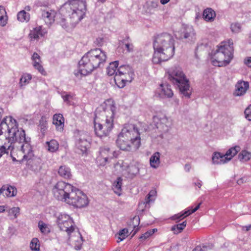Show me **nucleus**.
I'll list each match as a JSON object with an SVG mask.
<instances>
[{
    "mask_svg": "<svg viewBox=\"0 0 251 251\" xmlns=\"http://www.w3.org/2000/svg\"><path fill=\"white\" fill-rule=\"evenodd\" d=\"M86 2L82 0H72L66 3L61 8L60 13L53 9H47L42 11V19L46 24L51 25L55 21L63 28H67L70 25H74L77 24L85 15Z\"/></svg>",
    "mask_w": 251,
    "mask_h": 251,
    "instance_id": "1",
    "label": "nucleus"
},
{
    "mask_svg": "<svg viewBox=\"0 0 251 251\" xmlns=\"http://www.w3.org/2000/svg\"><path fill=\"white\" fill-rule=\"evenodd\" d=\"M52 192L57 200L76 208L87 206L89 203L87 196L70 183L58 181L53 187Z\"/></svg>",
    "mask_w": 251,
    "mask_h": 251,
    "instance_id": "2",
    "label": "nucleus"
},
{
    "mask_svg": "<svg viewBox=\"0 0 251 251\" xmlns=\"http://www.w3.org/2000/svg\"><path fill=\"white\" fill-rule=\"evenodd\" d=\"M104 107L95 112L94 128L96 135L100 137L109 135L113 127V119L116 110L114 101L109 99L104 102Z\"/></svg>",
    "mask_w": 251,
    "mask_h": 251,
    "instance_id": "3",
    "label": "nucleus"
},
{
    "mask_svg": "<svg viewBox=\"0 0 251 251\" xmlns=\"http://www.w3.org/2000/svg\"><path fill=\"white\" fill-rule=\"evenodd\" d=\"M154 52L152 57L154 64H159L171 58L175 53L174 40L168 33L158 35L153 42Z\"/></svg>",
    "mask_w": 251,
    "mask_h": 251,
    "instance_id": "4",
    "label": "nucleus"
},
{
    "mask_svg": "<svg viewBox=\"0 0 251 251\" xmlns=\"http://www.w3.org/2000/svg\"><path fill=\"white\" fill-rule=\"evenodd\" d=\"M117 146L123 151L137 150L141 145L140 134L134 125H126L119 134Z\"/></svg>",
    "mask_w": 251,
    "mask_h": 251,
    "instance_id": "5",
    "label": "nucleus"
},
{
    "mask_svg": "<svg viewBox=\"0 0 251 251\" xmlns=\"http://www.w3.org/2000/svg\"><path fill=\"white\" fill-rule=\"evenodd\" d=\"M106 58L105 52L100 49L90 50L79 61V72L82 75H87L95 69L103 65Z\"/></svg>",
    "mask_w": 251,
    "mask_h": 251,
    "instance_id": "6",
    "label": "nucleus"
},
{
    "mask_svg": "<svg viewBox=\"0 0 251 251\" xmlns=\"http://www.w3.org/2000/svg\"><path fill=\"white\" fill-rule=\"evenodd\" d=\"M30 138L25 137L24 130L22 128L17 130V142H18L19 146L17 148H20L18 151L17 157L20 155L23 156L24 159L27 161V168L34 172L37 171L40 168V164L38 161L32 159L33 153L31 147L29 143Z\"/></svg>",
    "mask_w": 251,
    "mask_h": 251,
    "instance_id": "7",
    "label": "nucleus"
},
{
    "mask_svg": "<svg viewBox=\"0 0 251 251\" xmlns=\"http://www.w3.org/2000/svg\"><path fill=\"white\" fill-rule=\"evenodd\" d=\"M118 61H115L109 64L107 68V74L111 76L115 75L114 81L119 88H123L126 82H130L133 79L134 73L128 65H122L118 69Z\"/></svg>",
    "mask_w": 251,
    "mask_h": 251,
    "instance_id": "8",
    "label": "nucleus"
},
{
    "mask_svg": "<svg viewBox=\"0 0 251 251\" xmlns=\"http://www.w3.org/2000/svg\"><path fill=\"white\" fill-rule=\"evenodd\" d=\"M233 42L232 39L222 42L211 58L212 64L218 67L226 66L233 58Z\"/></svg>",
    "mask_w": 251,
    "mask_h": 251,
    "instance_id": "9",
    "label": "nucleus"
},
{
    "mask_svg": "<svg viewBox=\"0 0 251 251\" xmlns=\"http://www.w3.org/2000/svg\"><path fill=\"white\" fill-rule=\"evenodd\" d=\"M168 79L173 84L176 86L180 92L187 98H189L191 94L189 80L179 67L174 66L168 72Z\"/></svg>",
    "mask_w": 251,
    "mask_h": 251,
    "instance_id": "10",
    "label": "nucleus"
},
{
    "mask_svg": "<svg viewBox=\"0 0 251 251\" xmlns=\"http://www.w3.org/2000/svg\"><path fill=\"white\" fill-rule=\"evenodd\" d=\"M58 225L60 230L66 231L69 236L70 240L72 239V234L77 237L78 240L82 241V237L80 233L78 231L75 230V227L74 226V222L69 215L67 214H61L58 218Z\"/></svg>",
    "mask_w": 251,
    "mask_h": 251,
    "instance_id": "11",
    "label": "nucleus"
},
{
    "mask_svg": "<svg viewBox=\"0 0 251 251\" xmlns=\"http://www.w3.org/2000/svg\"><path fill=\"white\" fill-rule=\"evenodd\" d=\"M117 155L116 152L109 147H104L100 149V156L98 159L100 162V165L104 166L108 160L116 157Z\"/></svg>",
    "mask_w": 251,
    "mask_h": 251,
    "instance_id": "12",
    "label": "nucleus"
},
{
    "mask_svg": "<svg viewBox=\"0 0 251 251\" xmlns=\"http://www.w3.org/2000/svg\"><path fill=\"white\" fill-rule=\"evenodd\" d=\"M156 127L163 132H166L172 126V121L165 116L154 118Z\"/></svg>",
    "mask_w": 251,
    "mask_h": 251,
    "instance_id": "13",
    "label": "nucleus"
},
{
    "mask_svg": "<svg viewBox=\"0 0 251 251\" xmlns=\"http://www.w3.org/2000/svg\"><path fill=\"white\" fill-rule=\"evenodd\" d=\"M89 136L85 133H81L77 140L76 146L82 153H86L90 146Z\"/></svg>",
    "mask_w": 251,
    "mask_h": 251,
    "instance_id": "14",
    "label": "nucleus"
},
{
    "mask_svg": "<svg viewBox=\"0 0 251 251\" xmlns=\"http://www.w3.org/2000/svg\"><path fill=\"white\" fill-rule=\"evenodd\" d=\"M249 88V84L247 81H239L235 85L234 95L236 96L244 95Z\"/></svg>",
    "mask_w": 251,
    "mask_h": 251,
    "instance_id": "15",
    "label": "nucleus"
},
{
    "mask_svg": "<svg viewBox=\"0 0 251 251\" xmlns=\"http://www.w3.org/2000/svg\"><path fill=\"white\" fill-rule=\"evenodd\" d=\"M47 33V30L42 26H37L30 31L29 36L32 39L38 40L40 37H44Z\"/></svg>",
    "mask_w": 251,
    "mask_h": 251,
    "instance_id": "16",
    "label": "nucleus"
},
{
    "mask_svg": "<svg viewBox=\"0 0 251 251\" xmlns=\"http://www.w3.org/2000/svg\"><path fill=\"white\" fill-rule=\"evenodd\" d=\"M33 65L34 67L37 69L41 74L45 75L46 72L45 71L43 66L41 65V58L39 55L36 53L34 52L31 57Z\"/></svg>",
    "mask_w": 251,
    "mask_h": 251,
    "instance_id": "17",
    "label": "nucleus"
},
{
    "mask_svg": "<svg viewBox=\"0 0 251 251\" xmlns=\"http://www.w3.org/2000/svg\"><path fill=\"white\" fill-rule=\"evenodd\" d=\"M53 124L57 131H62L64 126V119L61 114H55L53 116Z\"/></svg>",
    "mask_w": 251,
    "mask_h": 251,
    "instance_id": "18",
    "label": "nucleus"
},
{
    "mask_svg": "<svg viewBox=\"0 0 251 251\" xmlns=\"http://www.w3.org/2000/svg\"><path fill=\"white\" fill-rule=\"evenodd\" d=\"M158 91L159 95L161 98H171L173 96L171 86L168 84H161Z\"/></svg>",
    "mask_w": 251,
    "mask_h": 251,
    "instance_id": "19",
    "label": "nucleus"
},
{
    "mask_svg": "<svg viewBox=\"0 0 251 251\" xmlns=\"http://www.w3.org/2000/svg\"><path fill=\"white\" fill-rule=\"evenodd\" d=\"M212 160L214 164H223L228 162L225 155L219 152L213 153Z\"/></svg>",
    "mask_w": 251,
    "mask_h": 251,
    "instance_id": "20",
    "label": "nucleus"
},
{
    "mask_svg": "<svg viewBox=\"0 0 251 251\" xmlns=\"http://www.w3.org/2000/svg\"><path fill=\"white\" fill-rule=\"evenodd\" d=\"M58 175L65 179H70L72 176L70 169L65 165L61 166L58 171Z\"/></svg>",
    "mask_w": 251,
    "mask_h": 251,
    "instance_id": "21",
    "label": "nucleus"
},
{
    "mask_svg": "<svg viewBox=\"0 0 251 251\" xmlns=\"http://www.w3.org/2000/svg\"><path fill=\"white\" fill-rule=\"evenodd\" d=\"M216 13L210 8L205 9L203 12V18L207 22H212L215 19Z\"/></svg>",
    "mask_w": 251,
    "mask_h": 251,
    "instance_id": "22",
    "label": "nucleus"
},
{
    "mask_svg": "<svg viewBox=\"0 0 251 251\" xmlns=\"http://www.w3.org/2000/svg\"><path fill=\"white\" fill-rule=\"evenodd\" d=\"M241 148L239 146H235L230 148L225 154L227 161H229L240 151Z\"/></svg>",
    "mask_w": 251,
    "mask_h": 251,
    "instance_id": "23",
    "label": "nucleus"
},
{
    "mask_svg": "<svg viewBox=\"0 0 251 251\" xmlns=\"http://www.w3.org/2000/svg\"><path fill=\"white\" fill-rule=\"evenodd\" d=\"M150 164L151 167L157 168L160 164V153L155 152L150 158Z\"/></svg>",
    "mask_w": 251,
    "mask_h": 251,
    "instance_id": "24",
    "label": "nucleus"
},
{
    "mask_svg": "<svg viewBox=\"0 0 251 251\" xmlns=\"http://www.w3.org/2000/svg\"><path fill=\"white\" fill-rule=\"evenodd\" d=\"M122 178L119 177L117 178L116 180L113 183V189L115 193L117 194L118 196L121 195V192L122 191L121 186L122 185Z\"/></svg>",
    "mask_w": 251,
    "mask_h": 251,
    "instance_id": "25",
    "label": "nucleus"
},
{
    "mask_svg": "<svg viewBox=\"0 0 251 251\" xmlns=\"http://www.w3.org/2000/svg\"><path fill=\"white\" fill-rule=\"evenodd\" d=\"M195 33L192 26L187 27L183 32V37L185 39L193 40L195 38Z\"/></svg>",
    "mask_w": 251,
    "mask_h": 251,
    "instance_id": "26",
    "label": "nucleus"
},
{
    "mask_svg": "<svg viewBox=\"0 0 251 251\" xmlns=\"http://www.w3.org/2000/svg\"><path fill=\"white\" fill-rule=\"evenodd\" d=\"M46 144L48 147V150L50 152H55L58 149L59 144L55 140H51L49 142H47Z\"/></svg>",
    "mask_w": 251,
    "mask_h": 251,
    "instance_id": "27",
    "label": "nucleus"
},
{
    "mask_svg": "<svg viewBox=\"0 0 251 251\" xmlns=\"http://www.w3.org/2000/svg\"><path fill=\"white\" fill-rule=\"evenodd\" d=\"M251 158V152L246 150H242L238 154V159L241 161L247 162Z\"/></svg>",
    "mask_w": 251,
    "mask_h": 251,
    "instance_id": "28",
    "label": "nucleus"
},
{
    "mask_svg": "<svg viewBox=\"0 0 251 251\" xmlns=\"http://www.w3.org/2000/svg\"><path fill=\"white\" fill-rule=\"evenodd\" d=\"M17 18L21 22H27L29 20L30 15L25 10H22L17 15Z\"/></svg>",
    "mask_w": 251,
    "mask_h": 251,
    "instance_id": "29",
    "label": "nucleus"
},
{
    "mask_svg": "<svg viewBox=\"0 0 251 251\" xmlns=\"http://www.w3.org/2000/svg\"><path fill=\"white\" fill-rule=\"evenodd\" d=\"M2 194L7 197H11L14 196V189L9 185H4L2 187Z\"/></svg>",
    "mask_w": 251,
    "mask_h": 251,
    "instance_id": "30",
    "label": "nucleus"
},
{
    "mask_svg": "<svg viewBox=\"0 0 251 251\" xmlns=\"http://www.w3.org/2000/svg\"><path fill=\"white\" fill-rule=\"evenodd\" d=\"M7 21V16L4 8L0 6V25L4 26Z\"/></svg>",
    "mask_w": 251,
    "mask_h": 251,
    "instance_id": "31",
    "label": "nucleus"
},
{
    "mask_svg": "<svg viewBox=\"0 0 251 251\" xmlns=\"http://www.w3.org/2000/svg\"><path fill=\"white\" fill-rule=\"evenodd\" d=\"M40 244L37 238H33L30 243V248L32 251H40Z\"/></svg>",
    "mask_w": 251,
    "mask_h": 251,
    "instance_id": "32",
    "label": "nucleus"
},
{
    "mask_svg": "<svg viewBox=\"0 0 251 251\" xmlns=\"http://www.w3.org/2000/svg\"><path fill=\"white\" fill-rule=\"evenodd\" d=\"M186 221L183 222L181 224H178L172 227V230L174 231L175 234H177L180 232L186 227Z\"/></svg>",
    "mask_w": 251,
    "mask_h": 251,
    "instance_id": "33",
    "label": "nucleus"
},
{
    "mask_svg": "<svg viewBox=\"0 0 251 251\" xmlns=\"http://www.w3.org/2000/svg\"><path fill=\"white\" fill-rule=\"evenodd\" d=\"M31 78L32 77L31 75L28 74H24L20 80L19 84L20 86L22 87L23 86L25 85L26 84L28 83Z\"/></svg>",
    "mask_w": 251,
    "mask_h": 251,
    "instance_id": "34",
    "label": "nucleus"
},
{
    "mask_svg": "<svg viewBox=\"0 0 251 251\" xmlns=\"http://www.w3.org/2000/svg\"><path fill=\"white\" fill-rule=\"evenodd\" d=\"M47 121L46 120L45 118L43 117H42L41 119L40 120V124H39V127L40 131L44 134L46 132L48 126H47Z\"/></svg>",
    "mask_w": 251,
    "mask_h": 251,
    "instance_id": "35",
    "label": "nucleus"
},
{
    "mask_svg": "<svg viewBox=\"0 0 251 251\" xmlns=\"http://www.w3.org/2000/svg\"><path fill=\"white\" fill-rule=\"evenodd\" d=\"M38 226L42 233L46 234L50 232V230L47 225L43 223V222L41 221H39L38 223Z\"/></svg>",
    "mask_w": 251,
    "mask_h": 251,
    "instance_id": "36",
    "label": "nucleus"
},
{
    "mask_svg": "<svg viewBox=\"0 0 251 251\" xmlns=\"http://www.w3.org/2000/svg\"><path fill=\"white\" fill-rule=\"evenodd\" d=\"M128 235V229L126 228L123 229L120 231L119 233V237L118 242H120L125 239Z\"/></svg>",
    "mask_w": 251,
    "mask_h": 251,
    "instance_id": "37",
    "label": "nucleus"
},
{
    "mask_svg": "<svg viewBox=\"0 0 251 251\" xmlns=\"http://www.w3.org/2000/svg\"><path fill=\"white\" fill-rule=\"evenodd\" d=\"M128 172L131 176H134L139 173V168L136 165H131L128 167Z\"/></svg>",
    "mask_w": 251,
    "mask_h": 251,
    "instance_id": "38",
    "label": "nucleus"
},
{
    "mask_svg": "<svg viewBox=\"0 0 251 251\" xmlns=\"http://www.w3.org/2000/svg\"><path fill=\"white\" fill-rule=\"evenodd\" d=\"M241 28L240 24L237 23H232L230 25V29L233 33H239L241 31Z\"/></svg>",
    "mask_w": 251,
    "mask_h": 251,
    "instance_id": "39",
    "label": "nucleus"
},
{
    "mask_svg": "<svg viewBox=\"0 0 251 251\" xmlns=\"http://www.w3.org/2000/svg\"><path fill=\"white\" fill-rule=\"evenodd\" d=\"M128 39L129 38H127L126 39H124L123 43H124L125 48L127 50V51L129 52L133 51V45L128 41Z\"/></svg>",
    "mask_w": 251,
    "mask_h": 251,
    "instance_id": "40",
    "label": "nucleus"
},
{
    "mask_svg": "<svg viewBox=\"0 0 251 251\" xmlns=\"http://www.w3.org/2000/svg\"><path fill=\"white\" fill-rule=\"evenodd\" d=\"M156 192L155 190H151L148 195L147 198L145 200L146 203H149L153 200L152 198L156 195Z\"/></svg>",
    "mask_w": 251,
    "mask_h": 251,
    "instance_id": "41",
    "label": "nucleus"
},
{
    "mask_svg": "<svg viewBox=\"0 0 251 251\" xmlns=\"http://www.w3.org/2000/svg\"><path fill=\"white\" fill-rule=\"evenodd\" d=\"M186 214H185V211L183 213H178L177 214H176L172 217V219L173 220H176L177 222L179 221L181 219H183L184 218L187 217Z\"/></svg>",
    "mask_w": 251,
    "mask_h": 251,
    "instance_id": "42",
    "label": "nucleus"
},
{
    "mask_svg": "<svg viewBox=\"0 0 251 251\" xmlns=\"http://www.w3.org/2000/svg\"><path fill=\"white\" fill-rule=\"evenodd\" d=\"M244 114L245 118L249 121H251V104L246 108Z\"/></svg>",
    "mask_w": 251,
    "mask_h": 251,
    "instance_id": "43",
    "label": "nucleus"
},
{
    "mask_svg": "<svg viewBox=\"0 0 251 251\" xmlns=\"http://www.w3.org/2000/svg\"><path fill=\"white\" fill-rule=\"evenodd\" d=\"M201 204V202L199 203L194 209H193L192 210H188L187 211H185V214H186V216H189V215L193 213H194L196 212L197 210H198L200 207V205Z\"/></svg>",
    "mask_w": 251,
    "mask_h": 251,
    "instance_id": "44",
    "label": "nucleus"
},
{
    "mask_svg": "<svg viewBox=\"0 0 251 251\" xmlns=\"http://www.w3.org/2000/svg\"><path fill=\"white\" fill-rule=\"evenodd\" d=\"M201 204V202L199 203L194 209H193L192 210H188L187 211H185V214H186V216H189V215L193 213H194L196 212L197 210H198L200 207V205Z\"/></svg>",
    "mask_w": 251,
    "mask_h": 251,
    "instance_id": "45",
    "label": "nucleus"
},
{
    "mask_svg": "<svg viewBox=\"0 0 251 251\" xmlns=\"http://www.w3.org/2000/svg\"><path fill=\"white\" fill-rule=\"evenodd\" d=\"M62 98L64 101L67 102L68 103H69L70 99L72 98V96L69 94H66L64 96H62Z\"/></svg>",
    "mask_w": 251,
    "mask_h": 251,
    "instance_id": "46",
    "label": "nucleus"
},
{
    "mask_svg": "<svg viewBox=\"0 0 251 251\" xmlns=\"http://www.w3.org/2000/svg\"><path fill=\"white\" fill-rule=\"evenodd\" d=\"M245 64L249 67L251 68V57H247L244 60Z\"/></svg>",
    "mask_w": 251,
    "mask_h": 251,
    "instance_id": "47",
    "label": "nucleus"
},
{
    "mask_svg": "<svg viewBox=\"0 0 251 251\" xmlns=\"http://www.w3.org/2000/svg\"><path fill=\"white\" fill-rule=\"evenodd\" d=\"M149 237L150 236L149 235V234L147 233V232H146L140 237V239L145 240L149 238Z\"/></svg>",
    "mask_w": 251,
    "mask_h": 251,
    "instance_id": "48",
    "label": "nucleus"
},
{
    "mask_svg": "<svg viewBox=\"0 0 251 251\" xmlns=\"http://www.w3.org/2000/svg\"><path fill=\"white\" fill-rule=\"evenodd\" d=\"M156 231H157V229L154 228L152 229L149 230L147 232L149 234V236H150L151 235H152Z\"/></svg>",
    "mask_w": 251,
    "mask_h": 251,
    "instance_id": "49",
    "label": "nucleus"
},
{
    "mask_svg": "<svg viewBox=\"0 0 251 251\" xmlns=\"http://www.w3.org/2000/svg\"><path fill=\"white\" fill-rule=\"evenodd\" d=\"M151 4V6L153 8H156L158 6V2L156 1H152Z\"/></svg>",
    "mask_w": 251,
    "mask_h": 251,
    "instance_id": "50",
    "label": "nucleus"
},
{
    "mask_svg": "<svg viewBox=\"0 0 251 251\" xmlns=\"http://www.w3.org/2000/svg\"><path fill=\"white\" fill-rule=\"evenodd\" d=\"M243 229H245L246 231H247L250 230V229H251V224L249 226H243Z\"/></svg>",
    "mask_w": 251,
    "mask_h": 251,
    "instance_id": "51",
    "label": "nucleus"
},
{
    "mask_svg": "<svg viewBox=\"0 0 251 251\" xmlns=\"http://www.w3.org/2000/svg\"><path fill=\"white\" fill-rule=\"evenodd\" d=\"M195 185L198 186V187L200 188L202 185L201 181L200 180H198L197 182L195 183Z\"/></svg>",
    "mask_w": 251,
    "mask_h": 251,
    "instance_id": "52",
    "label": "nucleus"
},
{
    "mask_svg": "<svg viewBox=\"0 0 251 251\" xmlns=\"http://www.w3.org/2000/svg\"><path fill=\"white\" fill-rule=\"evenodd\" d=\"M192 251H203L201 246H197Z\"/></svg>",
    "mask_w": 251,
    "mask_h": 251,
    "instance_id": "53",
    "label": "nucleus"
},
{
    "mask_svg": "<svg viewBox=\"0 0 251 251\" xmlns=\"http://www.w3.org/2000/svg\"><path fill=\"white\" fill-rule=\"evenodd\" d=\"M170 0H160V3L163 5H165L169 2Z\"/></svg>",
    "mask_w": 251,
    "mask_h": 251,
    "instance_id": "54",
    "label": "nucleus"
},
{
    "mask_svg": "<svg viewBox=\"0 0 251 251\" xmlns=\"http://www.w3.org/2000/svg\"><path fill=\"white\" fill-rule=\"evenodd\" d=\"M136 221L137 224V225H138L139 224L140 218L139 217H135L133 218V221Z\"/></svg>",
    "mask_w": 251,
    "mask_h": 251,
    "instance_id": "55",
    "label": "nucleus"
},
{
    "mask_svg": "<svg viewBox=\"0 0 251 251\" xmlns=\"http://www.w3.org/2000/svg\"><path fill=\"white\" fill-rule=\"evenodd\" d=\"M190 168V165L188 164H186L185 166V169L187 170V171H189Z\"/></svg>",
    "mask_w": 251,
    "mask_h": 251,
    "instance_id": "56",
    "label": "nucleus"
},
{
    "mask_svg": "<svg viewBox=\"0 0 251 251\" xmlns=\"http://www.w3.org/2000/svg\"><path fill=\"white\" fill-rule=\"evenodd\" d=\"M5 210L4 207L3 206L0 205V212H3Z\"/></svg>",
    "mask_w": 251,
    "mask_h": 251,
    "instance_id": "57",
    "label": "nucleus"
},
{
    "mask_svg": "<svg viewBox=\"0 0 251 251\" xmlns=\"http://www.w3.org/2000/svg\"><path fill=\"white\" fill-rule=\"evenodd\" d=\"M138 228H137L135 230V231L133 232V234H132V236H134L136 233V232L138 231Z\"/></svg>",
    "mask_w": 251,
    "mask_h": 251,
    "instance_id": "58",
    "label": "nucleus"
},
{
    "mask_svg": "<svg viewBox=\"0 0 251 251\" xmlns=\"http://www.w3.org/2000/svg\"><path fill=\"white\" fill-rule=\"evenodd\" d=\"M106 0H98V1H100L101 2H104L106 1Z\"/></svg>",
    "mask_w": 251,
    "mask_h": 251,
    "instance_id": "59",
    "label": "nucleus"
},
{
    "mask_svg": "<svg viewBox=\"0 0 251 251\" xmlns=\"http://www.w3.org/2000/svg\"><path fill=\"white\" fill-rule=\"evenodd\" d=\"M2 187L0 189V195L1 194H2Z\"/></svg>",
    "mask_w": 251,
    "mask_h": 251,
    "instance_id": "60",
    "label": "nucleus"
},
{
    "mask_svg": "<svg viewBox=\"0 0 251 251\" xmlns=\"http://www.w3.org/2000/svg\"><path fill=\"white\" fill-rule=\"evenodd\" d=\"M99 40H100V42H102V38H100V39H97L98 42H99Z\"/></svg>",
    "mask_w": 251,
    "mask_h": 251,
    "instance_id": "61",
    "label": "nucleus"
},
{
    "mask_svg": "<svg viewBox=\"0 0 251 251\" xmlns=\"http://www.w3.org/2000/svg\"><path fill=\"white\" fill-rule=\"evenodd\" d=\"M16 209H17V213L18 212V211H19L20 209L19 207H17L16 208Z\"/></svg>",
    "mask_w": 251,
    "mask_h": 251,
    "instance_id": "62",
    "label": "nucleus"
},
{
    "mask_svg": "<svg viewBox=\"0 0 251 251\" xmlns=\"http://www.w3.org/2000/svg\"><path fill=\"white\" fill-rule=\"evenodd\" d=\"M199 17V15H197V16H196V19H198Z\"/></svg>",
    "mask_w": 251,
    "mask_h": 251,
    "instance_id": "63",
    "label": "nucleus"
},
{
    "mask_svg": "<svg viewBox=\"0 0 251 251\" xmlns=\"http://www.w3.org/2000/svg\"><path fill=\"white\" fill-rule=\"evenodd\" d=\"M16 161L18 162V161H21V160L20 159H17L16 160Z\"/></svg>",
    "mask_w": 251,
    "mask_h": 251,
    "instance_id": "64",
    "label": "nucleus"
}]
</instances>
